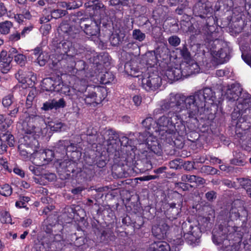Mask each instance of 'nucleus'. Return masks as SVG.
<instances>
[{
  "label": "nucleus",
  "instance_id": "1",
  "mask_svg": "<svg viewBox=\"0 0 251 251\" xmlns=\"http://www.w3.org/2000/svg\"><path fill=\"white\" fill-rule=\"evenodd\" d=\"M186 118L173 112L160 117L156 123L152 118H147L142 122L145 132L143 134L139 133L137 142L139 144H145L154 153L160 155L161 146L156 137L159 136V139L162 140L171 138L177 131L176 126L178 127L179 125L182 126V122Z\"/></svg>",
  "mask_w": 251,
  "mask_h": 251
},
{
  "label": "nucleus",
  "instance_id": "2",
  "mask_svg": "<svg viewBox=\"0 0 251 251\" xmlns=\"http://www.w3.org/2000/svg\"><path fill=\"white\" fill-rule=\"evenodd\" d=\"M219 100H217L215 93L209 88L200 90L187 97L179 94H171L167 102L169 107L174 108V113L189 118H196L203 114L205 110L217 104Z\"/></svg>",
  "mask_w": 251,
  "mask_h": 251
},
{
  "label": "nucleus",
  "instance_id": "3",
  "mask_svg": "<svg viewBox=\"0 0 251 251\" xmlns=\"http://www.w3.org/2000/svg\"><path fill=\"white\" fill-rule=\"evenodd\" d=\"M238 210L232 207L229 212L228 218L218 229L213 231V242L219 246L220 251H238L240 243L245 229L239 226Z\"/></svg>",
  "mask_w": 251,
  "mask_h": 251
},
{
  "label": "nucleus",
  "instance_id": "4",
  "mask_svg": "<svg viewBox=\"0 0 251 251\" xmlns=\"http://www.w3.org/2000/svg\"><path fill=\"white\" fill-rule=\"evenodd\" d=\"M23 118L24 119L22 123V129L25 135L20 141L18 150L23 158L26 159L29 154H35L39 146L37 138L42 134L43 131L35 125V122L40 120L36 114L25 112L22 116L21 120Z\"/></svg>",
  "mask_w": 251,
  "mask_h": 251
},
{
  "label": "nucleus",
  "instance_id": "5",
  "mask_svg": "<svg viewBox=\"0 0 251 251\" xmlns=\"http://www.w3.org/2000/svg\"><path fill=\"white\" fill-rule=\"evenodd\" d=\"M237 85L232 84L226 89L225 96L229 100H237L236 108L232 113L233 120L238 119L245 113L251 114V97L245 92H241Z\"/></svg>",
  "mask_w": 251,
  "mask_h": 251
},
{
  "label": "nucleus",
  "instance_id": "6",
  "mask_svg": "<svg viewBox=\"0 0 251 251\" xmlns=\"http://www.w3.org/2000/svg\"><path fill=\"white\" fill-rule=\"evenodd\" d=\"M126 72L130 75L139 78V83L146 90H154L161 84V79L156 73L147 72V68H141V71L132 63H126L125 66Z\"/></svg>",
  "mask_w": 251,
  "mask_h": 251
},
{
  "label": "nucleus",
  "instance_id": "7",
  "mask_svg": "<svg viewBox=\"0 0 251 251\" xmlns=\"http://www.w3.org/2000/svg\"><path fill=\"white\" fill-rule=\"evenodd\" d=\"M221 43L220 40H215L210 48L211 55L220 64L224 63L229 60L230 52L229 48L225 44L221 48Z\"/></svg>",
  "mask_w": 251,
  "mask_h": 251
},
{
  "label": "nucleus",
  "instance_id": "8",
  "mask_svg": "<svg viewBox=\"0 0 251 251\" xmlns=\"http://www.w3.org/2000/svg\"><path fill=\"white\" fill-rule=\"evenodd\" d=\"M15 77L22 84L24 88L32 87L36 80V77L33 73L27 70H19L15 74Z\"/></svg>",
  "mask_w": 251,
  "mask_h": 251
},
{
  "label": "nucleus",
  "instance_id": "9",
  "mask_svg": "<svg viewBox=\"0 0 251 251\" xmlns=\"http://www.w3.org/2000/svg\"><path fill=\"white\" fill-rule=\"evenodd\" d=\"M58 80L53 81L51 78H46L42 82L43 87L46 91H61L62 93H67L69 92L70 89L65 86L60 81L59 77L57 78Z\"/></svg>",
  "mask_w": 251,
  "mask_h": 251
},
{
  "label": "nucleus",
  "instance_id": "10",
  "mask_svg": "<svg viewBox=\"0 0 251 251\" xmlns=\"http://www.w3.org/2000/svg\"><path fill=\"white\" fill-rule=\"evenodd\" d=\"M185 226H187L188 229L184 230V238L188 242H190V244L195 243L201 236V230L200 227L197 225L194 226L190 223H188V225L187 224H185ZM182 226L183 227L184 225L183 224Z\"/></svg>",
  "mask_w": 251,
  "mask_h": 251
},
{
  "label": "nucleus",
  "instance_id": "11",
  "mask_svg": "<svg viewBox=\"0 0 251 251\" xmlns=\"http://www.w3.org/2000/svg\"><path fill=\"white\" fill-rule=\"evenodd\" d=\"M105 98V95L98 96V94L94 91H85L81 99L86 104L97 105L100 103Z\"/></svg>",
  "mask_w": 251,
  "mask_h": 251
},
{
  "label": "nucleus",
  "instance_id": "12",
  "mask_svg": "<svg viewBox=\"0 0 251 251\" xmlns=\"http://www.w3.org/2000/svg\"><path fill=\"white\" fill-rule=\"evenodd\" d=\"M160 56L157 53V51H151L147 52L142 57L140 62L141 65L145 64L147 66V69L149 67H154L158 63V58Z\"/></svg>",
  "mask_w": 251,
  "mask_h": 251
},
{
  "label": "nucleus",
  "instance_id": "13",
  "mask_svg": "<svg viewBox=\"0 0 251 251\" xmlns=\"http://www.w3.org/2000/svg\"><path fill=\"white\" fill-rule=\"evenodd\" d=\"M181 69H183V73L184 75H190L193 74L200 72V68L198 64L193 59L190 60L188 62H184L181 65Z\"/></svg>",
  "mask_w": 251,
  "mask_h": 251
},
{
  "label": "nucleus",
  "instance_id": "14",
  "mask_svg": "<svg viewBox=\"0 0 251 251\" xmlns=\"http://www.w3.org/2000/svg\"><path fill=\"white\" fill-rule=\"evenodd\" d=\"M54 156V153L51 150H46L39 152L37 151L35 152V158L36 160L39 158L41 162H39V165L43 166L51 161Z\"/></svg>",
  "mask_w": 251,
  "mask_h": 251
},
{
  "label": "nucleus",
  "instance_id": "15",
  "mask_svg": "<svg viewBox=\"0 0 251 251\" xmlns=\"http://www.w3.org/2000/svg\"><path fill=\"white\" fill-rule=\"evenodd\" d=\"M97 20V22L95 21H93L91 20H88L87 21V23L84 25V31L86 34L91 36H94L97 35L99 33V25L100 24V22L99 21L98 19Z\"/></svg>",
  "mask_w": 251,
  "mask_h": 251
},
{
  "label": "nucleus",
  "instance_id": "16",
  "mask_svg": "<svg viewBox=\"0 0 251 251\" xmlns=\"http://www.w3.org/2000/svg\"><path fill=\"white\" fill-rule=\"evenodd\" d=\"M12 57L7 56V52L2 51L0 55V71L2 73H7L11 68Z\"/></svg>",
  "mask_w": 251,
  "mask_h": 251
},
{
  "label": "nucleus",
  "instance_id": "17",
  "mask_svg": "<svg viewBox=\"0 0 251 251\" xmlns=\"http://www.w3.org/2000/svg\"><path fill=\"white\" fill-rule=\"evenodd\" d=\"M86 7L94 11L93 16L100 15L105 11V8L103 4L98 0L90 1L85 4Z\"/></svg>",
  "mask_w": 251,
  "mask_h": 251
},
{
  "label": "nucleus",
  "instance_id": "18",
  "mask_svg": "<svg viewBox=\"0 0 251 251\" xmlns=\"http://www.w3.org/2000/svg\"><path fill=\"white\" fill-rule=\"evenodd\" d=\"M147 251H171V247L166 242H158L151 244Z\"/></svg>",
  "mask_w": 251,
  "mask_h": 251
},
{
  "label": "nucleus",
  "instance_id": "19",
  "mask_svg": "<svg viewBox=\"0 0 251 251\" xmlns=\"http://www.w3.org/2000/svg\"><path fill=\"white\" fill-rule=\"evenodd\" d=\"M169 226L165 223L158 226H155L152 228L153 234L158 238H163L167 233Z\"/></svg>",
  "mask_w": 251,
  "mask_h": 251
},
{
  "label": "nucleus",
  "instance_id": "20",
  "mask_svg": "<svg viewBox=\"0 0 251 251\" xmlns=\"http://www.w3.org/2000/svg\"><path fill=\"white\" fill-rule=\"evenodd\" d=\"M181 180L190 183L195 182L197 185L202 184L205 182L203 178L194 175H184L181 177Z\"/></svg>",
  "mask_w": 251,
  "mask_h": 251
},
{
  "label": "nucleus",
  "instance_id": "21",
  "mask_svg": "<svg viewBox=\"0 0 251 251\" xmlns=\"http://www.w3.org/2000/svg\"><path fill=\"white\" fill-rule=\"evenodd\" d=\"M0 140L2 143H6L9 146L13 147L14 145V138L8 131L2 132L0 134Z\"/></svg>",
  "mask_w": 251,
  "mask_h": 251
},
{
  "label": "nucleus",
  "instance_id": "22",
  "mask_svg": "<svg viewBox=\"0 0 251 251\" xmlns=\"http://www.w3.org/2000/svg\"><path fill=\"white\" fill-rule=\"evenodd\" d=\"M12 25V23L8 21L0 23V32L3 34L8 33Z\"/></svg>",
  "mask_w": 251,
  "mask_h": 251
},
{
  "label": "nucleus",
  "instance_id": "23",
  "mask_svg": "<svg viewBox=\"0 0 251 251\" xmlns=\"http://www.w3.org/2000/svg\"><path fill=\"white\" fill-rule=\"evenodd\" d=\"M240 184L246 189L247 194L251 198V180L245 178L239 179Z\"/></svg>",
  "mask_w": 251,
  "mask_h": 251
},
{
  "label": "nucleus",
  "instance_id": "24",
  "mask_svg": "<svg viewBox=\"0 0 251 251\" xmlns=\"http://www.w3.org/2000/svg\"><path fill=\"white\" fill-rule=\"evenodd\" d=\"M12 123L11 120H6L3 115L0 114V129L1 130L5 131Z\"/></svg>",
  "mask_w": 251,
  "mask_h": 251
},
{
  "label": "nucleus",
  "instance_id": "25",
  "mask_svg": "<svg viewBox=\"0 0 251 251\" xmlns=\"http://www.w3.org/2000/svg\"><path fill=\"white\" fill-rule=\"evenodd\" d=\"M12 189L11 187L7 184L3 185L0 188V194L3 196H9L12 194Z\"/></svg>",
  "mask_w": 251,
  "mask_h": 251
},
{
  "label": "nucleus",
  "instance_id": "26",
  "mask_svg": "<svg viewBox=\"0 0 251 251\" xmlns=\"http://www.w3.org/2000/svg\"><path fill=\"white\" fill-rule=\"evenodd\" d=\"M0 220L2 223L12 224V218L7 211H2L0 214Z\"/></svg>",
  "mask_w": 251,
  "mask_h": 251
},
{
  "label": "nucleus",
  "instance_id": "27",
  "mask_svg": "<svg viewBox=\"0 0 251 251\" xmlns=\"http://www.w3.org/2000/svg\"><path fill=\"white\" fill-rule=\"evenodd\" d=\"M49 58V56L48 53L45 52H42L37 57V63L40 66H43L47 62Z\"/></svg>",
  "mask_w": 251,
  "mask_h": 251
},
{
  "label": "nucleus",
  "instance_id": "28",
  "mask_svg": "<svg viewBox=\"0 0 251 251\" xmlns=\"http://www.w3.org/2000/svg\"><path fill=\"white\" fill-rule=\"evenodd\" d=\"M34 163L37 164L36 166L35 165H30L29 167V170L32 172L33 174H34L36 176H40L42 174V168L39 167L40 166L39 165L38 163L39 162H37V160L35 159V162Z\"/></svg>",
  "mask_w": 251,
  "mask_h": 251
},
{
  "label": "nucleus",
  "instance_id": "29",
  "mask_svg": "<svg viewBox=\"0 0 251 251\" xmlns=\"http://www.w3.org/2000/svg\"><path fill=\"white\" fill-rule=\"evenodd\" d=\"M48 126L52 131H61L62 128L63 127L64 124L60 122H57L56 123L50 122Z\"/></svg>",
  "mask_w": 251,
  "mask_h": 251
},
{
  "label": "nucleus",
  "instance_id": "30",
  "mask_svg": "<svg viewBox=\"0 0 251 251\" xmlns=\"http://www.w3.org/2000/svg\"><path fill=\"white\" fill-rule=\"evenodd\" d=\"M30 198L28 197H20L19 200L16 201L15 206L17 208L25 207L26 206L25 203L28 202Z\"/></svg>",
  "mask_w": 251,
  "mask_h": 251
},
{
  "label": "nucleus",
  "instance_id": "31",
  "mask_svg": "<svg viewBox=\"0 0 251 251\" xmlns=\"http://www.w3.org/2000/svg\"><path fill=\"white\" fill-rule=\"evenodd\" d=\"M13 103V96L8 95L4 97L2 100V104L5 107H9Z\"/></svg>",
  "mask_w": 251,
  "mask_h": 251
},
{
  "label": "nucleus",
  "instance_id": "32",
  "mask_svg": "<svg viewBox=\"0 0 251 251\" xmlns=\"http://www.w3.org/2000/svg\"><path fill=\"white\" fill-rule=\"evenodd\" d=\"M26 60V56L22 53H19L14 55L15 61L21 66L25 65Z\"/></svg>",
  "mask_w": 251,
  "mask_h": 251
},
{
  "label": "nucleus",
  "instance_id": "33",
  "mask_svg": "<svg viewBox=\"0 0 251 251\" xmlns=\"http://www.w3.org/2000/svg\"><path fill=\"white\" fill-rule=\"evenodd\" d=\"M134 39L139 41H142L145 38V34L142 33L139 29H135L132 33Z\"/></svg>",
  "mask_w": 251,
  "mask_h": 251
},
{
  "label": "nucleus",
  "instance_id": "34",
  "mask_svg": "<svg viewBox=\"0 0 251 251\" xmlns=\"http://www.w3.org/2000/svg\"><path fill=\"white\" fill-rule=\"evenodd\" d=\"M54 109H57L60 108H63L66 105V102L63 99H60L58 100H52Z\"/></svg>",
  "mask_w": 251,
  "mask_h": 251
},
{
  "label": "nucleus",
  "instance_id": "35",
  "mask_svg": "<svg viewBox=\"0 0 251 251\" xmlns=\"http://www.w3.org/2000/svg\"><path fill=\"white\" fill-rule=\"evenodd\" d=\"M180 52L182 56L185 60L184 62H188L190 61V60H192V59L191 57L190 53L188 51V49L185 46L183 47Z\"/></svg>",
  "mask_w": 251,
  "mask_h": 251
},
{
  "label": "nucleus",
  "instance_id": "36",
  "mask_svg": "<svg viewBox=\"0 0 251 251\" xmlns=\"http://www.w3.org/2000/svg\"><path fill=\"white\" fill-rule=\"evenodd\" d=\"M66 12L63 10H54L51 11V16L52 18L57 19L64 16L66 14Z\"/></svg>",
  "mask_w": 251,
  "mask_h": 251
},
{
  "label": "nucleus",
  "instance_id": "37",
  "mask_svg": "<svg viewBox=\"0 0 251 251\" xmlns=\"http://www.w3.org/2000/svg\"><path fill=\"white\" fill-rule=\"evenodd\" d=\"M173 69V73L174 75V80H178L181 78L182 76H186L183 73V69L180 68V69L177 68H174Z\"/></svg>",
  "mask_w": 251,
  "mask_h": 251
},
{
  "label": "nucleus",
  "instance_id": "38",
  "mask_svg": "<svg viewBox=\"0 0 251 251\" xmlns=\"http://www.w3.org/2000/svg\"><path fill=\"white\" fill-rule=\"evenodd\" d=\"M168 42L172 46L176 47L179 45L180 39L176 36H172L168 39Z\"/></svg>",
  "mask_w": 251,
  "mask_h": 251
},
{
  "label": "nucleus",
  "instance_id": "39",
  "mask_svg": "<svg viewBox=\"0 0 251 251\" xmlns=\"http://www.w3.org/2000/svg\"><path fill=\"white\" fill-rule=\"evenodd\" d=\"M111 43L113 46H117L122 41L119 36L117 34H112L110 38Z\"/></svg>",
  "mask_w": 251,
  "mask_h": 251
},
{
  "label": "nucleus",
  "instance_id": "40",
  "mask_svg": "<svg viewBox=\"0 0 251 251\" xmlns=\"http://www.w3.org/2000/svg\"><path fill=\"white\" fill-rule=\"evenodd\" d=\"M42 108L44 110H49L54 109L52 100H49L48 101L44 103Z\"/></svg>",
  "mask_w": 251,
  "mask_h": 251
},
{
  "label": "nucleus",
  "instance_id": "41",
  "mask_svg": "<svg viewBox=\"0 0 251 251\" xmlns=\"http://www.w3.org/2000/svg\"><path fill=\"white\" fill-rule=\"evenodd\" d=\"M165 75L167 78L170 80H174V75L173 73V69H169L166 71Z\"/></svg>",
  "mask_w": 251,
  "mask_h": 251
},
{
  "label": "nucleus",
  "instance_id": "42",
  "mask_svg": "<svg viewBox=\"0 0 251 251\" xmlns=\"http://www.w3.org/2000/svg\"><path fill=\"white\" fill-rule=\"evenodd\" d=\"M0 165L3 167L4 170H8V163L6 158L3 157L0 158Z\"/></svg>",
  "mask_w": 251,
  "mask_h": 251
},
{
  "label": "nucleus",
  "instance_id": "43",
  "mask_svg": "<svg viewBox=\"0 0 251 251\" xmlns=\"http://www.w3.org/2000/svg\"><path fill=\"white\" fill-rule=\"evenodd\" d=\"M18 111L19 107L17 105H14V109L9 111L8 115L11 117H15Z\"/></svg>",
  "mask_w": 251,
  "mask_h": 251
},
{
  "label": "nucleus",
  "instance_id": "44",
  "mask_svg": "<svg viewBox=\"0 0 251 251\" xmlns=\"http://www.w3.org/2000/svg\"><path fill=\"white\" fill-rule=\"evenodd\" d=\"M20 39V34L18 32L14 33L9 36V40L12 41H16Z\"/></svg>",
  "mask_w": 251,
  "mask_h": 251
},
{
  "label": "nucleus",
  "instance_id": "45",
  "mask_svg": "<svg viewBox=\"0 0 251 251\" xmlns=\"http://www.w3.org/2000/svg\"><path fill=\"white\" fill-rule=\"evenodd\" d=\"M13 172L17 175H19L22 177H24L25 176V173L21 169L18 167L14 168L13 170Z\"/></svg>",
  "mask_w": 251,
  "mask_h": 251
},
{
  "label": "nucleus",
  "instance_id": "46",
  "mask_svg": "<svg viewBox=\"0 0 251 251\" xmlns=\"http://www.w3.org/2000/svg\"><path fill=\"white\" fill-rule=\"evenodd\" d=\"M125 141L126 142V143L125 144V146H131L132 139H129L126 137H123L122 138V140H121L122 144H123L124 142Z\"/></svg>",
  "mask_w": 251,
  "mask_h": 251
},
{
  "label": "nucleus",
  "instance_id": "47",
  "mask_svg": "<svg viewBox=\"0 0 251 251\" xmlns=\"http://www.w3.org/2000/svg\"><path fill=\"white\" fill-rule=\"evenodd\" d=\"M17 54H18V50H17V49L15 48H12L9 50L8 51V56L11 57L12 59L13 57L14 58V55H15Z\"/></svg>",
  "mask_w": 251,
  "mask_h": 251
},
{
  "label": "nucleus",
  "instance_id": "48",
  "mask_svg": "<svg viewBox=\"0 0 251 251\" xmlns=\"http://www.w3.org/2000/svg\"><path fill=\"white\" fill-rule=\"evenodd\" d=\"M133 101L136 106H139L141 103V98L138 96H135L133 97Z\"/></svg>",
  "mask_w": 251,
  "mask_h": 251
},
{
  "label": "nucleus",
  "instance_id": "49",
  "mask_svg": "<svg viewBox=\"0 0 251 251\" xmlns=\"http://www.w3.org/2000/svg\"><path fill=\"white\" fill-rule=\"evenodd\" d=\"M32 29V26H29L25 27L24 28V29L22 31L21 35L22 36H25L26 34L28 33Z\"/></svg>",
  "mask_w": 251,
  "mask_h": 251
},
{
  "label": "nucleus",
  "instance_id": "50",
  "mask_svg": "<svg viewBox=\"0 0 251 251\" xmlns=\"http://www.w3.org/2000/svg\"><path fill=\"white\" fill-rule=\"evenodd\" d=\"M206 197L207 200L211 201L215 197V194L213 191L207 192L206 194Z\"/></svg>",
  "mask_w": 251,
  "mask_h": 251
},
{
  "label": "nucleus",
  "instance_id": "51",
  "mask_svg": "<svg viewBox=\"0 0 251 251\" xmlns=\"http://www.w3.org/2000/svg\"><path fill=\"white\" fill-rule=\"evenodd\" d=\"M15 20L19 23H22L24 21V16L22 14H17L15 16Z\"/></svg>",
  "mask_w": 251,
  "mask_h": 251
},
{
  "label": "nucleus",
  "instance_id": "52",
  "mask_svg": "<svg viewBox=\"0 0 251 251\" xmlns=\"http://www.w3.org/2000/svg\"><path fill=\"white\" fill-rule=\"evenodd\" d=\"M83 190H84V188L83 187H78L77 188L73 189L72 190V192L74 194H77L80 193Z\"/></svg>",
  "mask_w": 251,
  "mask_h": 251
},
{
  "label": "nucleus",
  "instance_id": "53",
  "mask_svg": "<svg viewBox=\"0 0 251 251\" xmlns=\"http://www.w3.org/2000/svg\"><path fill=\"white\" fill-rule=\"evenodd\" d=\"M7 146L2 143L1 145H0V154H2L4 153L6 151Z\"/></svg>",
  "mask_w": 251,
  "mask_h": 251
},
{
  "label": "nucleus",
  "instance_id": "54",
  "mask_svg": "<svg viewBox=\"0 0 251 251\" xmlns=\"http://www.w3.org/2000/svg\"><path fill=\"white\" fill-rule=\"evenodd\" d=\"M22 15L24 16V18L26 19H29L31 17L30 12L27 10L24 11Z\"/></svg>",
  "mask_w": 251,
  "mask_h": 251
},
{
  "label": "nucleus",
  "instance_id": "55",
  "mask_svg": "<svg viewBox=\"0 0 251 251\" xmlns=\"http://www.w3.org/2000/svg\"><path fill=\"white\" fill-rule=\"evenodd\" d=\"M184 167L186 169L190 170L193 168V163L191 162H187L184 164Z\"/></svg>",
  "mask_w": 251,
  "mask_h": 251
},
{
  "label": "nucleus",
  "instance_id": "56",
  "mask_svg": "<svg viewBox=\"0 0 251 251\" xmlns=\"http://www.w3.org/2000/svg\"><path fill=\"white\" fill-rule=\"evenodd\" d=\"M210 161L213 163H218V164L221 163V160H220L218 158H217L216 157H214V156L210 157Z\"/></svg>",
  "mask_w": 251,
  "mask_h": 251
},
{
  "label": "nucleus",
  "instance_id": "57",
  "mask_svg": "<svg viewBox=\"0 0 251 251\" xmlns=\"http://www.w3.org/2000/svg\"><path fill=\"white\" fill-rule=\"evenodd\" d=\"M208 159L204 156H202L199 159H196V162L197 163H204L206 160H208Z\"/></svg>",
  "mask_w": 251,
  "mask_h": 251
},
{
  "label": "nucleus",
  "instance_id": "58",
  "mask_svg": "<svg viewBox=\"0 0 251 251\" xmlns=\"http://www.w3.org/2000/svg\"><path fill=\"white\" fill-rule=\"evenodd\" d=\"M183 241L181 239H177L176 240H174L173 242L172 243L173 245H180L182 244Z\"/></svg>",
  "mask_w": 251,
  "mask_h": 251
},
{
  "label": "nucleus",
  "instance_id": "59",
  "mask_svg": "<svg viewBox=\"0 0 251 251\" xmlns=\"http://www.w3.org/2000/svg\"><path fill=\"white\" fill-rule=\"evenodd\" d=\"M21 186L23 187L24 188L28 189L30 187V184L25 181H22Z\"/></svg>",
  "mask_w": 251,
  "mask_h": 251
},
{
  "label": "nucleus",
  "instance_id": "60",
  "mask_svg": "<svg viewBox=\"0 0 251 251\" xmlns=\"http://www.w3.org/2000/svg\"><path fill=\"white\" fill-rule=\"evenodd\" d=\"M32 223V220L30 219H26L24 222V226L25 227L28 226Z\"/></svg>",
  "mask_w": 251,
  "mask_h": 251
},
{
  "label": "nucleus",
  "instance_id": "61",
  "mask_svg": "<svg viewBox=\"0 0 251 251\" xmlns=\"http://www.w3.org/2000/svg\"><path fill=\"white\" fill-rule=\"evenodd\" d=\"M205 168L207 172H209L211 174H214L216 172L215 169L210 166H206L205 167Z\"/></svg>",
  "mask_w": 251,
  "mask_h": 251
},
{
  "label": "nucleus",
  "instance_id": "62",
  "mask_svg": "<svg viewBox=\"0 0 251 251\" xmlns=\"http://www.w3.org/2000/svg\"><path fill=\"white\" fill-rule=\"evenodd\" d=\"M41 53V49L40 48H36L33 50V54L36 57L38 56Z\"/></svg>",
  "mask_w": 251,
  "mask_h": 251
},
{
  "label": "nucleus",
  "instance_id": "63",
  "mask_svg": "<svg viewBox=\"0 0 251 251\" xmlns=\"http://www.w3.org/2000/svg\"><path fill=\"white\" fill-rule=\"evenodd\" d=\"M216 75L218 76H223L225 75V71L222 70H217Z\"/></svg>",
  "mask_w": 251,
  "mask_h": 251
},
{
  "label": "nucleus",
  "instance_id": "64",
  "mask_svg": "<svg viewBox=\"0 0 251 251\" xmlns=\"http://www.w3.org/2000/svg\"><path fill=\"white\" fill-rule=\"evenodd\" d=\"M138 179L141 181H149V180H150L149 176L140 177L138 178Z\"/></svg>",
  "mask_w": 251,
  "mask_h": 251
}]
</instances>
